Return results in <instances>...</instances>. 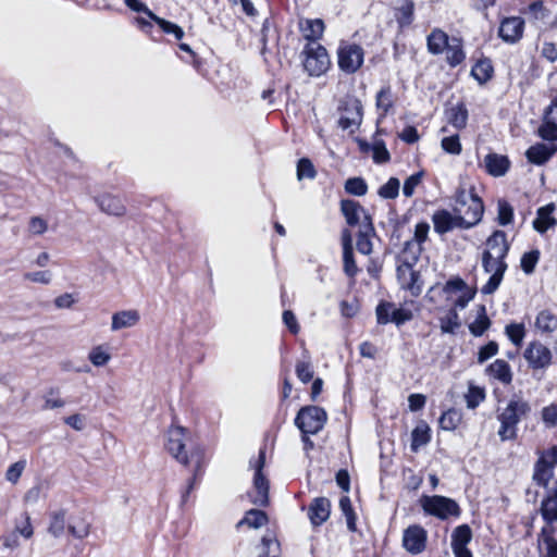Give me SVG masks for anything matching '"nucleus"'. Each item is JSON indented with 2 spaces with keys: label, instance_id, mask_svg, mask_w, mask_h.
I'll return each mask as SVG.
<instances>
[{
  "label": "nucleus",
  "instance_id": "1",
  "mask_svg": "<svg viewBox=\"0 0 557 557\" xmlns=\"http://www.w3.org/2000/svg\"><path fill=\"white\" fill-rule=\"evenodd\" d=\"M509 247L506 233L503 231H495L486 239L485 249L482 253V267L485 273L491 274V276L486 284L482 286V294L491 295L499 287L507 270L505 258Z\"/></svg>",
  "mask_w": 557,
  "mask_h": 557
},
{
  "label": "nucleus",
  "instance_id": "2",
  "mask_svg": "<svg viewBox=\"0 0 557 557\" xmlns=\"http://www.w3.org/2000/svg\"><path fill=\"white\" fill-rule=\"evenodd\" d=\"M168 451L182 465H195L196 470L193 481L188 484L186 493L183 495V500L187 497L194 487V483L200 471L203 459V451L197 445H189L187 448V434L185 429L181 426H173L168 432L166 441Z\"/></svg>",
  "mask_w": 557,
  "mask_h": 557
},
{
  "label": "nucleus",
  "instance_id": "3",
  "mask_svg": "<svg viewBox=\"0 0 557 557\" xmlns=\"http://www.w3.org/2000/svg\"><path fill=\"white\" fill-rule=\"evenodd\" d=\"M531 410L527 400L521 397H512L507 406L498 413L497 420L500 423L498 436L502 441H512L517 437V425L525 418Z\"/></svg>",
  "mask_w": 557,
  "mask_h": 557
},
{
  "label": "nucleus",
  "instance_id": "4",
  "mask_svg": "<svg viewBox=\"0 0 557 557\" xmlns=\"http://www.w3.org/2000/svg\"><path fill=\"white\" fill-rule=\"evenodd\" d=\"M454 212L461 213L475 225L481 221L484 206L481 198L474 193V187L469 189L460 184L455 194Z\"/></svg>",
  "mask_w": 557,
  "mask_h": 557
},
{
  "label": "nucleus",
  "instance_id": "5",
  "mask_svg": "<svg viewBox=\"0 0 557 557\" xmlns=\"http://www.w3.org/2000/svg\"><path fill=\"white\" fill-rule=\"evenodd\" d=\"M533 480L547 491L557 488V447L541 455L534 466Z\"/></svg>",
  "mask_w": 557,
  "mask_h": 557
},
{
  "label": "nucleus",
  "instance_id": "6",
  "mask_svg": "<svg viewBox=\"0 0 557 557\" xmlns=\"http://www.w3.org/2000/svg\"><path fill=\"white\" fill-rule=\"evenodd\" d=\"M420 505L424 512L430 516H434L441 520H446L449 517H459L460 507L451 498L433 495H423L420 498Z\"/></svg>",
  "mask_w": 557,
  "mask_h": 557
},
{
  "label": "nucleus",
  "instance_id": "7",
  "mask_svg": "<svg viewBox=\"0 0 557 557\" xmlns=\"http://www.w3.org/2000/svg\"><path fill=\"white\" fill-rule=\"evenodd\" d=\"M326 419V412L322 408L307 406L298 411L295 418V424L302 434L314 435L323 429Z\"/></svg>",
  "mask_w": 557,
  "mask_h": 557
},
{
  "label": "nucleus",
  "instance_id": "8",
  "mask_svg": "<svg viewBox=\"0 0 557 557\" xmlns=\"http://www.w3.org/2000/svg\"><path fill=\"white\" fill-rule=\"evenodd\" d=\"M264 461L265 453L263 449L259 451L255 461H250L251 467L255 469V474L253 488L249 493V497L252 504L261 507L268 506L269 504V481L262 473Z\"/></svg>",
  "mask_w": 557,
  "mask_h": 557
},
{
  "label": "nucleus",
  "instance_id": "9",
  "mask_svg": "<svg viewBox=\"0 0 557 557\" xmlns=\"http://www.w3.org/2000/svg\"><path fill=\"white\" fill-rule=\"evenodd\" d=\"M338 125L343 129L359 127L362 123L363 107L361 101L354 96H346L338 103Z\"/></svg>",
  "mask_w": 557,
  "mask_h": 557
},
{
  "label": "nucleus",
  "instance_id": "10",
  "mask_svg": "<svg viewBox=\"0 0 557 557\" xmlns=\"http://www.w3.org/2000/svg\"><path fill=\"white\" fill-rule=\"evenodd\" d=\"M339 69L348 74L356 73L363 64L364 50L357 44L343 41L337 49Z\"/></svg>",
  "mask_w": 557,
  "mask_h": 557
},
{
  "label": "nucleus",
  "instance_id": "11",
  "mask_svg": "<svg viewBox=\"0 0 557 557\" xmlns=\"http://www.w3.org/2000/svg\"><path fill=\"white\" fill-rule=\"evenodd\" d=\"M304 67L311 76H320L326 72L330 58L324 47L317 42L307 45L305 50Z\"/></svg>",
  "mask_w": 557,
  "mask_h": 557
},
{
  "label": "nucleus",
  "instance_id": "12",
  "mask_svg": "<svg viewBox=\"0 0 557 557\" xmlns=\"http://www.w3.org/2000/svg\"><path fill=\"white\" fill-rule=\"evenodd\" d=\"M434 231L438 234L448 233L455 228H471L475 224L461 213H451L447 210H438L433 216Z\"/></svg>",
  "mask_w": 557,
  "mask_h": 557
},
{
  "label": "nucleus",
  "instance_id": "13",
  "mask_svg": "<svg viewBox=\"0 0 557 557\" xmlns=\"http://www.w3.org/2000/svg\"><path fill=\"white\" fill-rule=\"evenodd\" d=\"M426 540L428 533L422 527L409 525L403 534V546L408 553L418 555L425 549Z\"/></svg>",
  "mask_w": 557,
  "mask_h": 557
},
{
  "label": "nucleus",
  "instance_id": "14",
  "mask_svg": "<svg viewBox=\"0 0 557 557\" xmlns=\"http://www.w3.org/2000/svg\"><path fill=\"white\" fill-rule=\"evenodd\" d=\"M397 278L400 287L410 292L412 296L417 297L421 294L420 275L409 262H404L397 268Z\"/></svg>",
  "mask_w": 557,
  "mask_h": 557
},
{
  "label": "nucleus",
  "instance_id": "15",
  "mask_svg": "<svg viewBox=\"0 0 557 557\" xmlns=\"http://www.w3.org/2000/svg\"><path fill=\"white\" fill-rule=\"evenodd\" d=\"M524 358L532 369H544L552 362V352L544 344L533 342L524 350Z\"/></svg>",
  "mask_w": 557,
  "mask_h": 557
},
{
  "label": "nucleus",
  "instance_id": "16",
  "mask_svg": "<svg viewBox=\"0 0 557 557\" xmlns=\"http://www.w3.org/2000/svg\"><path fill=\"white\" fill-rule=\"evenodd\" d=\"M524 21L519 16L505 17L498 29L499 37L507 44L518 42L523 35Z\"/></svg>",
  "mask_w": 557,
  "mask_h": 557
},
{
  "label": "nucleus",
  "instance_id": "17",
  "mask_svg": "<svg viewBox=\"0 0 557 557\" xmlns=\"http://www.w3.org/2000/svg\"><path fill=\"white\" fill-rule=\"evenodd\" d=\"M342 246L344 272L349 277H354L358 272V268L354 259L352 235L348 228H345L342 232Z\"/></svg>",
  "mask_w": 557,
  "mask_h": 557
},
{
  "label": "nucleus",
  "instance_id": "18",
  "mask_svg": "<svg viewBox=\"0 0 557 557\" xmlns=\"http://www.w3.org/2000/svg\"><path fill=\"white\" fill-rule=\"evenodd\" d=\"M95 202L106 214L123 216L126 213V207L117 196L103 194L95 197Z\"/></svg>",
  "mask_w": 557,
  "mask_h": 557
},
{
  "label": "nucleus",
  "instance_id": "19",
  "mask_svg": "<svg viewBox=\"0 0 557 557\" xmlns=\"http://www.w3.org/2000/svg\"><path fill=\"white\" fill-rule=\"evenodd\" d=\"M331 513V503L325 497H318L309 506L308 516L311 523L315 527L325 522Z\"/></svg>",
  "mask_w": 557,
  "mask_h": 557
},
{
  "label": "nucleus",
  "instance_id": "20",
  "mask_svg": "<svg viewBox=\"0 0 557 557\" xmlns=\"http://www.w3.org/2000/svg\"><path fill=\"white\" fill-rule=\"evenodd\" d=\"M556 151L557 146L555 144H535L527 150L525 157L529 162L542 165L547 162Z\"/></svg>",
  "mask_w": 557,
  "mask_h": 557
},
{
  "label": "nucleus",
  "instance_id": "21",
  "mask_svg": "<svg viewBox=\"0 0 557 557\" xmlns=\"http://www.w3.org/2000/svg\"><path fill=\"white\" fill-rule=\"evenodd\" d=\"M374 235V227L370 215H364L358 232L357 250L362 255L372 252L371 237Z\"/></svg>",
  "mask_w": 557,
  "mask_h": 557
},
{
  "label": "nucleus",
  "instance_id": "22",
  "mask_svg": "<svg viewBox=\"0 0 557 557\" xmlns=\"http://www.w3.org/2000/svg\"><path fill=\"white\" fill-rule=\"evenodd\" d=\"M509 166L510 161L506 156L492 152L484 158V169L494 177L504 176L508 172Z\"/></svg>",
  "mask_w": 557,
  "mask_h": 557
},
{
  "label": "nucleus",
  "instance_id": "23",
  "mask_svg": "<svg viewBox=\"0 0 557 557\" xmlns=\"http://www.w3.org/2000/svg\"><path fill=\"white\" fill-rule=\"evenodd\" d=\"M341 210L344 214L347 224L355 226L361 225L364 215H368L366 210L355 200L346 199L341 202Z\"/></svg>",
  "mask_w": 557,
  "mask_h": 557
},
{
  "label": "nucleus",
  "instance_id": "24",
  "mask_svg": "<svg viewBox=\"0 0 557 557\" xmlns=\"http://www.w3.org/2000/svg\"><path fill=\"white\" fill-rule=\"evenodd\" d=\"M140 320L137 310H122L112 315L111 330L113 332L135 326Z\"/></svg>",
  "mask_w": 557,
  "mask_h": 557
},
{
  "label": "nucleus",
  "instance_id": "25",
  "mask_svg": "<svg viewBox=\"0 0 557 557\" xmlns=\"http://www.w3.org/2000/svg\"><path fill=\"white\" fill-rule=\"evenodd\" d=\"M554 209L555 206L549 203L537 210L536 219L533 221L534 230L543 234L556 223L555 219L552 216Z\"/></svg>",
  "mask_w": 557,
  "mask_h": 557
},
{
  "label": "nucleus",
  "instance_id": "26",
  "mask_svg": "<svg viewBox=\"0 0 557 557\" xmlns=\"http://www.w3.org/2000/svg\"><path fill=\"white\" fill-rule=\"evenodd\" d=\"M428 50L432 54H440L445 51L446 47L450 42L447 34L442 29H433L426 38Z\"/></svg>",
  "mask_w": 557,
  "mask_h": 557
},
{
  "label": "nucleus",
  "instance_id": "27",
  "mask_svg": "<svg viewBox=\"0 0 557 557\" xmlns=\"http://www.w3.org/2000/svg\"><path fill=\"white\" fill-rule=\"evenodd\" d=\"M547 492V496L542 500L541 515L546 522L552 523L557 521V488Z\"/></svg>",
  "mask_w": 557,
  "mask_h": 557
},
{
  "label": "nucleus",
  "instance_id": "28",
  "mask_svg": "<svg viewBox=\"0 0 557 557\" xmlns=\"http://www.w3.org/2000/svg\"><path fill=\"white\" fill-rule=\"evenodd\" d=\"M487 372L494 379L500 381L504 384H509L512 380V373L510 366L503 359H497L487 368Z\"/></svg>",
  "mask_w": 557,
  "mask_h": 557
},
{
  "label": "nucleus",
  "instance_id": "29",
  "mask_svg": "<svg viewBox=\"0 0 557 557\" xmlns=\"http://www.w3.org/2000/svg\"><path fill=\"white\" fill-rule=\"evenodd\" d=\"M376 109L380 111L377 122L380 123L382 119L386 116L389 110L394 106L393 92L389 86L383 87L376 94L375 98Z\"/></svg>",
  "mask_w": 557,
  "mask_h": 557
},
{
  "label": "nucleus",
  "instance_id": "30",
  "mask_svg": "<svg viewBox=\"0 0 557 557\" xmlns=\"http://www.w3.org/2000/svg\"><path fill=\"white\" fill-rule=\"evenodd\" d=\"M300 28L306 39L315 42L323 34L324 23L320 18L305 20L300 22Z\"/></svg>",
  "mask_w": 557,
  "mask_h": 557
},
{
  "label": "nucleus",
  "instance_id": "31",
  "mask_svg": "<svg viewBox=\"0 0 557 557\" xmlns=\"http://www.w3.org/2000/svg\"><path fill=\"white\" fill-rule=\"evenodd\" d=\"M431 440L430 428L425 422H420L411 433V450L418 451L422 446L426 445Z\"/></svg>",
  "mask_w": 557,
  "mask_h": 557
},
{
  "label": "nucleus",
  "instance_id": "32",
  "mask_svg": "<svg viewBox=\"0 0 557 557\" xmlns=\"http://www.w3.org/2000/svg\"><path fill=\"white\" fill-rule=\"evenodd\" d=\"M535 327L542 333H552L557 330V315L550 310H542L535 319Z\"/></svg>",
  "mask_w": 557,
  "mask_h": 557
},
{
  "label": "nucleus",
  "instance_id": "33",
  "mask_svg": "<svg viewBox=\"0 0 557 557\" xmlns=\"http://www.w3.org/2000/svg\"><path fill=\"white\" fill-rule=\"evenodd\" d=\"M494 69L492 62L487 58L478 60L471 70L472 76L480 83L484 84L492 78Z\"/></svg>",
  "mask_w": 557,
  "mask_h": 557
},
{
  "label": "nucleus",
  "instance_id": "34",
  "mask_svg": "<svg viewBox=\"0 0 557 557\" xmlns=\"http://www.w3.org/2000/svg\"><path fill=\"white\" fill-rule=\"evenodd\" d=\"M445 50L446 60L450 66L459 65L466 58L461 40L458 38H451Z\"/></svg>",
  "mask_w": 557,
  "mask_h": 557
},
{
  "label": "nucleus",
  "instance_id": "35",
  "mask_svg": "<svg viewBox=\"0 0 557 557\" xmlns=\"http://www.w3.org/2000/svg\"><path fill=\"white\" fill-rule=\"evenodd\" d=\"M65 525L66 519L64 510H57L51 512L48 525V533L50 535L55 539L61 537L65 533Z\"/></svg>",
  "mask_w": 557,
  "mask_h": 557
},
{
  "label": "nucleus",
  "instance_id": "36",
  "mask_svg": "<svg viewBox=\"0 0 557 557\" xmlns=\"http://www.w3.org/2000/svg\"><path fill=\"white\" fill-rule=\"evenodd\" d=\"M472 540V531L468 524L455 528L451 533V549L467 547Z\"/></svg>",
  "mask_w": 557,
  "mask_h": 557
},
{
  "label": "nucleus",
  "instance_id": "37",
  "mask_svg": "<svg viewBox=\"0 0 557 557\" xmlns=\"http://www.w3.org/2000/svg\"><path fill=\"white\" fill-rule=\"evenodd\" d=\"M448 122L456 127L457 129H462L467 125L468 121V110L465 104L459 103L455 107H451L447 111Z\"/></svg>",
  "mask_w": 557,
  "mask_h": 557
},
{
  "label": "nucleus",
  "instance_id": "38",
  "mask_svg": "<svg viewBox=\"0 0 557 557\" xmlns=\"http://www.w3.org/2000/svg\"><path fill=\"white\" fill-rule=\"evenodd\" d=\"M260 553L258 557H278L280 556V543L275 536L271 533L265 534L260 544Z\"/></svg>",
  "mask_w": 557,
  "mask_h": 557
},
{
  "label": "nucleus",
  "instance_id": "39",
  "mask_svg": "<svg viewBox=\"0 0 557 557\" xmlns=\"http://www.w3.org/2000/svg\"><path fill=\"white\" fill-rule=\"evenodd\" d=\"M541 138L548 141L557 140V117L543 116V122L537 131Z\"/></svg>",
  "mask_w": 557,
  "mask_h": 557
},
{
  "label": "nucleus",
  "instance_id": "40",
  "mask_svg": "<svg viewBox=\"0 0 557 557\" xmlns=\"http://www.w3.org/2000/svg\"><path fill=\"white\" fill-rule=\"evenodd\" d=\"M268 522L265 512L259 509H250L245 517L238 522V525L246 524L249 528L259 529Z\"/></svg>",
  "mask_w": 557,
  "mask_h": 557
},
{
  "label": "nucleus",
  "instance_id": "41",
  "mask_svg": "<svg viewBox=\"0 0 557 557\" xmlns=\"http://www.w3.org/2000/svg\"><path fill=\"white\" fill-rule=\"evenodd\" d=\"M490 323L485 307L481 306L476 319L469 325L470 332L474 336H481L488 329Z\"/></svg>",
  "mask_w": 557,
  "mask_h": 557
},
{
  "label": "nucleus",
  "instance_id": "42",
  "mask_svg": "<svg viewBox=\"0 0 557 557\" xmlns=\"http://www.w3.org/2000/svg\"><path fill=\"white\" fill-rule=\"evenodd\" d=\"M440 326L443 333H455V331L460 326L459 317L455 309H450L440 319Z\"/></svg>",
  "mask_w": 557,
  "mask_h": 557
},
{
  "label": "nucleus",
  "instance_id": "43",
  "mask_svg": "<svg viewBox=\"0 0 557 557\" xmlns=\"http://www.w3.org/2000/svg\"><path fill=\"white\" fill-rule=\"evenodd\" d=\"M414 4L411 0H405L401 7L398 9L396 15L397 23L400 27H405L411 24L413 20Z\"/></svg>",
  "mask_w": 557,
  "mask_h": 557
},
{
  "label": "nucleus",
  "instance_id": "44",
  "mask_svg": "<svg viewBox=\"0 0 557 557\" xmlns=\"http://www.w3.org/2000/svg\"><path fill=\"white\" fill-rule=\"evenodd\" d=\"M88 360L95 367H103L111 360V355L104 349L102 345H98L88 354Z\"/></svg>",
  "mask_w": 557,
  "mask_h": 557
},
{
  "label": "nucleus",
  "instance_id": "45",
  "mask_svg": "<svg viewBox=\"0 0 557 557\" xmlns=\"http://www.w3.org/2000/svg\"><path fill=\"white\" fill-rule=\"evenodd\" d=\"M465 398L467 407L469 409H474L484 400L485 392L482 387L470 385Z\"/></svg>",
  "mask_w": 557,
  "mask_h": 557
},
{
  "label": "nucleus",
  "instance_id": "46",
  "mask_svg": "<svg viewBox=\"0 0 557 557\" xmlns=\"http://www.w3.org/2000/svg\"><path fill=\"white\" fill-rule=\"evenodd\" d=\"M400 183L396 177H391L377 191L383 199H395L399 194Z\"/></svg>",
  "mask_w": 557,
  "mask_h": 557
},
{
  "label": "nucleus",
  "instance_id": "47",
  "mask_svg": "<svg viewBox=\"0 0 557 557\" xmlns=\"http://www.w3.org/2000/svg\"><path fill=\"white\" fill-rule=\"evenodd\" d=\"M345 190L348 194H351L355 196H363L367 194L368 186L363 178L351 177L346 181Z\"/></svg>",
  "mask_w": 557,
  "mask_h": 557
},
{
  "label": "nucleus",
  "instance_id": "48",
  "mask_svg": "<svg viewBox=\"0 0 557 557\" xmlns=\"http://www.w3.org/2000/svg\"><path fill=\"white\" fill-rule=\"evenodd\" d=\"M540 259V251L539 250H531L529 252H525L521 257L520 265L521 269L525 274L533 273L537 262Z\"/></svg>",
  "mask_w": 557,
  "mask_h": 557
},
{
  "label": "nucleus",
  "instance_id": "49",
  "mask_svg": "<svg viewBox=\"0 0 557 557\" xmlns=\"http://www.w3.org/2000/svg\"><path fill=\"white\" fill-rule=\"evenodd\" d=\"M460 417L455 410L445 411L440 418V425L445 431H453L457 428Z\"/></svg>",
  "mask_w": 557,
  "mask_h": 557
},
{
  "label": "nucleus",
  "instance_id": "50",
  "mask_svg": "<svg viewBox=\"0 0 557 557\" xmlns=\"http://www.w3.org/2000/svg\"><path fill=\"white\" fill-rule=\"evenodd\" d=\"M317 175V172H315V169L312 164V162L307 159V158H302L298 161V164H297V178L299 181L304 180V178H314Z\"/></svg>",
  "mask_w": 557,
  "mask_h": 557
},
{
  "label": "nucleus",
  "instance_id": "51",
  "mask_svg": "<svg viewBox=\"0 0 557 557\" xmlns=\"http://www.w3.org/2000/svg\"><path fill=\"white\" fill-rule=\"evenodd\" d=\"M395 305L388 301L380 302L376 307V319L380 324H387L392 322V314Z\"/></svg>",
  "mask_w": 557,
  "mask_h": 557
},
{
  "label": "nucleus",
  "instance_id": "52",
  "mask_svg": "<svg viewBox=\"0 0 557 557\" xmlns=\"http://www.w3.org/2000/svg\"><path fill=\"white\" fill-rule=\"evenodd\" d=\"M23 278L32 283L49 285L52 282V273L49 270L26 272Z\"/></svg>",
  "mask_w": 557,
  "mask_h": 557
},
{
  "label": "nucleus",
  "instance_id": "53",
  "mask_svg": "<svg viewBox=\"0 0 557 557\" xmlns=\"http://www.w3.org/2000/svg\"><path fill=\"white\" fill-rule=\"evenodd\" d=\"M296 375L302 383H308L313 379V368L309 359L299 360L296 363Z\"/></svg>",
  "mask_w": 557,
  "mask_h": 557
},
{
  "label": "nucleus",
  "instance_id": "54",
  "mask_svg": "<svg viewBox=\"0 0 557 557\" xmlns=\"http://www.w3.org/2000/svg\"><path fill=\"white\" fill-rule=\"evenodd\" d=\"M498 214L497 221L500 225L511 223L513 218V209L506 200H498L497 203Z\"/></svg>",
  "mask_w": 557,
  "mask_h": 557
},
{
  "label": "nucleus",
  "instance_id": "55",
  "mask_svg": "<svg viewBox=\"0 0 557 557\" xmlns=\"http://www.w3.org/2000/svg\"><path fill=\"white\" fill-rule=\"evenodd\" d=\"M422 251V245L417 242L408 240L403 250L405 262L417 261Z\"/></svg>",
  "mask_w": 557,
  "mask_h": 557
},
{
  "label": "nucleus",
  "instance_id": "56",
  "mask_svg": "<svg viewBox=\"0 0 557 557\" xmlns=\"http://www.w3.org/2000/svg\"><path fill=\"white\" fill-rule=\"evenodd\" d=\"M25 468H26V460H24V459L18 460L16 462H14L13 465H11L5 472L7 481H9L12 484H15L20 480Z\"/></svg>",
  "mask_w": 557,
  "mask_h": 557
},
{
  "label": "nucleus",
  "instance_id": "57",
  "mask_svg": "<svg viewBox=\"0 0 557 557\" xmlns=\"http://www.w3.org/2000/svg\"><path fill=\"white\" fill-rule=\"evenodd\" d=\"M506 334L515 345L519 346L525 335L524 326L517 323L509 324L506 326Z\"/></svg>",
  "mask_w": 557,
  "mask_h": 557
},
{
  "label": "nucleus",
  "instance_id": "58",
  "mask_svg": "<svg viewBox=\"0 0 557 557\" xmlns=\"http://www.w3.org/2000/svg\"><path fill=\"white\" fill-rule=\"evenodd\" d=\"M27 230L34 236L42 235L48 231V222L41 216H32Z\"/></svg>",
  "mask_w": 557,
  "mask_h": 557
},
{
  "label": "nucleus",
  "instance_id": "59",
  "mask_svg": "<svg viewBox=\"0 0 557 557\" xmlns=\"http://www.w3.org/2000/svg\"><path fill=\"white\" fill-rule=\"evenodd\" d=\"M441 145L442 148L450 154H459L461 152V144L458 135L444 137Z\"/></svg>",
  "mask_w": 557,
  "mask_h": 557
},
{
  "label": "nucleus",
  "instance_id": "60",
  "mask_svg": "<svg viewBox=\"0 0 557 557\" xmlns=\"http://www.w3.org/2000/svg\"><path fill=\"white\" fill-rule=\"evenodd\" d=\"M373 160L376 163H384L389 160V152L382 140H376L372 146Z\"/></svg>",
  "mask_w": 557,
  "mask_h": 557
},
{
  "label": "nucleus",
  "instance_id": "61",
  "mask_svg": "<svg viewBox=\"0 0 557 557\" xmlns=\"http://www.w3.org/2000/svg\"><path fill=\"white\" fill-rule=\"evenodd\" d=\"M23 517L24 520L15 524L14 531L25 539H30L34 534L30 517L27 512H24Z\"/></svg>",
  "mask_w": 557,
  "mask_h": 557
},
{
  "label": "nucleus",
  "instance_id": "62",
  "mask_svg": "<svg viewBox=\"0 0 557 557\" xmlns=\"http://www.w3.org/2000/svg\"><path fill=\"white\" fill-rule=\"evenodd\" d=\"M422 173H416L410 175L404 183L403 193L406 197H411L414 193L416 187L421 183Z\"/></svg>",
  "mask_w": 557,
  "mask_h": 557
},
{
  "label": "nucleus",
  "instance_id": "63",
  "mask_svg": "<svg viewBox=\"0 0 557 557\" xmlns=\"http://www.w3.org/2000/svg\"><path fill=\"white\" fill-rule=\"evenodd\" d=\"M542 419L549 428L557 425V404H552L550 406L543 408Z\"/></svg>",
  "mask_w": 557,
  "mask_h": 557
},
{
  "label": "nucleus",
  "instance_id": "64",
  "mask_svg": "<svg viewBox=\"0 0 557 557\" xmlns=\"http://www.w3.org/2000/svg\"><path fill=\"white\" fill-rule=\"evenodd\" d=\"M498 351V345L495 342H490L485 346L481 347L478 354V361L483 363L487 359L495 356Z\"/></svg>",
  "mask_w": 557,
  "mask_h": 557
}]
</instances>
